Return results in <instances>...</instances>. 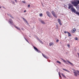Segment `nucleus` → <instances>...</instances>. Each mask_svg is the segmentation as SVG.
I'll list each match as a JSON object with an SVG mask.
<instances>
[{"label": "nucleus", "instance_id": "14", "mask_svg": "<svg viewBox=\"0 0 79 79\" xmlns=\"http://www.w3.org/2000/svg\"><path fill=\"white\" fill-rule=\"evenodd\" d=\"M38 40L39 41V42L41 43V44H43V43H42V41H41L40 39L38 38Z\"/></svg>", "mask_w": 79, "mask_h": 79}, {"label": "nucleus", "instance_id": "35", "mask_svg": "<svg viewBox=\"0 0 79 79\" xmlns=\"http://www.w3.org/2000/svg\"><path fill=\"white\" fill-rule=\"evenodd\" d=\"M56 27H57L56 29H58V27L57 26V25H56Z\"/></svg>", "mask_w": 79, "mask_h": 79}, {"label": "nucleus", "instance_id": "33", "mask_svg": "<svg viewBox=\"0 0 79 79\" xmlns=\"http://www.w3.org/2000/svg\"><path fill=\"white\" fill-rule=\"evenodd\" d=\"M59 41V40H56V42H58V41Z\"/></svg>", "mask_w": 79, "mask_h": 79}, {"label": "nucleus", "instance_id": "19", "mask_svg": "<svg viewBox=\"0 0 79 79\" xmlns=\"http://www.w3.org/2000/svg\"><path fill=\"white\" fill-rule=\"evenodd\" d=\"M59 77H60V78H62V77H61V76L60 75V72H59Z\"/></svg>", "mask_w": 79, "mask_h": 79}, {"label": "nucleus", "instance_id": "9", "mask_svg": "<svg viewBox=\"0 0 79 79\" xmlns=\"http://www.w3.org/2000/svg\"><path fill=\"white\" fill-rule=\"evenodd\" d=\"M67 62H68V63H69V64H71V65H72V66H74V64L70 62L69 61H67Z\"/></svg>", "mask_w": 79, "mask_h": 79}, {"label": "nucleus", "instance_id": "12", "mask_svg": "<svg viewBox=\"0 0 79 79\" xmlns=\"http://www.w3.org/2000/svg\"><path fill=\"white\" fill-rule=\"evenodd\" d=\"M8 15L9 16H10V18H12V19H14V17H13V16H12V15H11L10 14H8Z\"/></svg>", "mask_w": 79, "mask_h": 79}, {"label": "nucleus", "instance_id": "10", "mask_svg": "<svg viewBox=\"0 0 79 79\" xmlns=\"http://www.w3.org/2000/svg\"><path fill=\"white\" fill-rule=\"evenodd\" d=\"M14 27H15L16 28V29H18V30H19V31H20V30H21V29H20V28L16 27V25H14Z\"/></svg>", "mask_w": 79, "mask_h": 79}, {"label": "nucleus", "instance_id": "42", "mask_svg": "<svg viewBox=\"0 0 79 79\" xmlns=\"http://www.w3.org/2000/svg\"><path fill=\"white\" fill-rule=\"evenodd\" d=\"M52 15H55V13H53V14H52Z\"/></svg>", "mask_w": 79, "mask_h": 79}, {"label": "nucleus", "instance_id": "40", "mask_svg": "<svg viewBox=\"0 0 79 79\" xmlns=\"http://www.w3.org/2000/svg\"><path fill=\"white\" fill-rule=\"evenodd\" d=\"M27 42L29 44H30V43H29V41H28V40H27Z\"/></svg>", "mask_w": 79, "mask_h": 79}, {"label": "nucleus", "instance_id": "23", "mask_svg": "<svg viewBox=\"0 0 79 79\" xmlns=\"http://www.w3.org/2000/svg\"><path fill=\"white\" fill-rule=\"evenodd\" d=\"M69 32H68V31H65L64 32V33H65V34H66L67 33V34H68V33H69Z\"/></svg>", "mask_w": 79, "mask_h": 79}, {"label": "nucleus", "instance_id": "8", "mask_svg": "<svg viewBox=\"0 0 79 79\" xmlns=\"http://www.w3.org/2000/svg\"><path fill=\"white\" fill-rule=\"evenodd\" d=\"M40 22H41V23H42V24H45V23L42 20H40Z\"/></svg>", "mask_w": 79, "mask_h": 79}, {"label": "nucleus", "instance_id": "48", "mask_svg": "<svg viewBox=\"0 0 79 79\" xmlns=\"http://www.w3.org/2000/svg\"><path fill=\"white\" fill-rule=\"evenodd\" d=\"M25 40H26V41H27V39H25Z\"/></svg>", "mask_w": 79, "mask_h": 79}, {"label": "nucleus", "instance_id": "46", "mask_svg": "<svg viewBox=\"0 0 79 79\" xmlns=\"http://www.w3.org/2000/svg\"><path fill=\"white\" fill-rule=\"evenodd\" d=\"M24 39H25H25H26V38L25 37H24Z\"/></svg>", "mask_w": 79, "mask_h": 79}, {"label": "nucleus", "instance_id": "32", "mask_svg": "<svg viewBox=\"0 0 79 79\" xmlns=\"http://www.w3.org/2000/svg\"><path fill=\"white\" fill-rule=\"evenodd\" d=\"M52 43H50V44H49V46H52Z\"/></svg>", "mask_w": 79, "mask_h": 79}, {"label": "nucleus", "instance_id": "36", "mask_svg": "<svg viewBox=\"0 0 79 79\" xmlns=\"http://www.w3.org/2000/svg\"><path fill=\"white\" fill-rule=\"evenodd\" d=\"M22 3H26V2H25V1H23Z\"/></svg>", "mask_w": 79, "mask_h": 79}, {"label": "nucleus", "instance_id": "22", "mask_svg": "<svg viewBox=\"0 0 79 79\" xmlns=\"http://www.w3.org/2000/svg\"><path fill=\"white\" fill-rule=\"evenodd\" d=\"M76 31V29H75V28H74L73 29V32H75V31Z\"/></svg>", "mask_w": 79, "mask_h": 79}, {"label": "nucleus", "instance_id": "1", "mask_svg": "<svg viewBox=\"0 0 79 79\" xmlns=\"http://www.w3.org/2000/svg\"><path fill=\"white\" fill-rule=\"evenodd\" d=\"M32 47H33L34 50H36L37 52H38V53H41L40 50H39V49H37V48L35 47V46H32Z\"/></svg>", "mask_w": 79, "mask_h": 79}, {"label": "nucleus", "instance_id": "17", "mask_svg": "<svg viewBox=\"0 0 79 79\" xmlns=\"http://www.w3.org/2000/svg\"><path fill=\"white\" fill-rule=\"evenodd\" d=\"M61 74L62 76L64 77H65V78H66V76H64V74H63V73H61Z\"/></svg>", "mask_w": 79, "mask_h": 79}, {"label": "nucleus", "instance_id": "26", "mask_svg": "<svg viewBox=\"0 0 79 79\" xmlns=\"http://www.w3.org/2000/svg\"><path fill=\"white\" fill-rule=\"evenodd\" d=\"M51 13H52V14H53V13H55V12H54V11H52Z\"/></svg>", "mask_w": 79, "mask_h": 79}, {"label": "nucleus", "instance_id": "51", "mask_svg": "<svg viewBox=\"0 0 79 79\" xmlns=\"http://www.w3.org/2000/svg\"><path fill=\"white\" fill-rule=\"evenodd\" d=\"M66 39V37H65V39Z\"/></svg>", "mask_w": 79, "mask_h": 79}, {"label": "nucleus", "instance_id": "11", "mask_svg": "<svg viewBox=\"0 0 79 79\" xmlns=\"http://www.w3.org/2000/svg\"><path fill=\"white\" fill-rule=\"evenodd\" d=\"M73 73H74V76H77V74H78V73H77L76 72H73Z\"/></svg>", "mask_w": 79, "mask_h": 79}, {"label": "nucleus", "instance_id": "13", "mask_svg": "<svg viewBox=\"0 0 79 79\" xmlns=\"http://www.w3.org/2000/svg\"><path fill=\"white\" fill-rule=\"evenodd\" d=\"M68 37H71L72 36L71 34L69 32V33H68Z\"/></svg>", "mask_w": 79, "mask_h": 79}, {"label": "nucleus", "instance_id": "52", "mask_svg": "<svg viewBox=\"0 0 79 79\" xmlns=\"http://www.w3.org/2000/svg\"><path fill=\"white\" fill-rule=\"evenodd\" d=\"M29 37H31V36H29Z\"/></svg>", "mask_w": 79, "mask_h": 79}, {"label": "nucleus", "instance_id": "37", "mask_svg": "<svg viewBox=\"0 0 79 79\" xmlns=\"http://www.w3.org/2000/svg\"><path fill=\"white\" fill-rule=\"evenodd\" d=\"M35 37L37 39H39V38H38V37H37V36H35Z\"/></svg>", "mask_w": 79, "mask_h": 79}, {"label": "nucleus", "instance_id": "24", "mask_svg": "<svg viewBox=\"0 0 79 79\" xmlns=\"http://www.w3.org/2000/svg\"><path fill=\"white\" fill-rule=\"evenodd\" d=\"M74 39L75 40H78V39H77V37H75Z\"/></svg>", "mask_w": 79, "mask_h": 79}, {"label": "nucleus", "instance_id": "5", "mask_svg": "<svg viewBox=\"0 0 79 79\" xmlns=\"http://www.w3.org/2000/svg\"><path fill=\"white\" fill-rule=\"evenodd\" d=\"M71 10L73 11V12H74V13H76V10L74 9V7H71Z\"/></svg>", "mask_w": 79, "mask_h": 79}, {"label": "nucleus", "instance_id": "49", "mask_svg": "<svg viewBox=\"0 0 79 79\" xmlns=\"http://www.w3.org/2000/svg\"><path fill=\"white\" fill-rule=\"evenodd\" d=\"M25 40H26V41H27V39H25Z\"/></svg>", "mask_w": 79, "mask_h": 79}, {"label": "nucleus", "instance_id": "44", "mask_svg": "<svg viewBox=\"0 0 79 79\" xmlns=\"http://www.w3.org/2000/svg\"><path fill=\"white\" fill-rule=\"evenodd\" d=\"M77 55L78 56H79V53H77Z\"/></svg>", "mask_w": 79, "mask_h": 79}, {"label": "nucleus", "instance_id": "27", "mask_svg": "<svg viewBox=\"0 0 79 79\" xmlns=\"http://www.w3.org/2000/svg\"><path fill=\"white\" fill-rule=\"evenodd\" d=\"M62 60H63L64 63H66V61H65V60H64V59H62Z\"/></svg>", "mask_w": 79, "mask_h": 79}, {"label": "nucleus", "instance_id": "4", "mask_svg": "<svg viewBox=\"0 0 79 79\" xmlns=\"http://www.w3.org/2000/svg\"><path fill=\"white\" fill-rule=\"evenodd\" d=\"M69 5V7L68 9H70L71 8L73 7V5L71 4H68Z\"/></svg>", "mask_w": 79, "mask_h": 79}, {"label": "nucleus", "instance_id": "18", "mask_svg": "<svg viewBox=\"0 0 79 79\" xmlns=\"http://www.w3.org/2000/svg\"><path fill=\"white\" fill-rule=\"evenodd\" d=\"M56 63H59V64H61V62H60V61L57 60L56 61Z\"/></svg>", "mask_w": 79, "mask_h": 79}, {"label": "nucleus", "instance_id": "6", "mask_svg": "<svg viewBox=\"0 0 79 79\" xmlns=\"http://www.w3.org/2000/svg\"><path fill=\"white\" fill-rule=\"evenodd\" d=\"M57 21H58V22L59 23V24H60V26H61L62 24L61 23V20H60V19H58Z\"/></svg>", "mask_w": 79, "mask_h": 79}, {"label": "nucleus", "instance_id": "7", "mask_svg": "<svg viewBox=\"0 0 79 79\" xmlns=\"http://www.w3.org/2000/svg\"><path fill=\"white\" fill-rule=\"evenodd\" d=\"M22 19H23L24 20V21L26 22V23H27V24H28V22H27V20L26 19H24V18L23 17H22Z\"/></svg>", "mask_w": 79, "mask_h": 79}, {"label": "nucleus", "instance_id": "30", "mask_svg": "<svg viewBox=\"0 0 79 79\" xmlns=\"http://www.w3.org/2000/svg\"><path fill=\"white\" fill-rule=\"evenodd\" d=\"M44 58H46V59H48V58L46 56H45L44 57Z\"/></svg>", "mask_w": 79, "mask_h": 79}, {"label": "nucleus", "instance_id": "39", "mask_svg": "<svg viewBox=\"0 0 79 79\" xmlns=\"http://www.w3.org/2000/svg\"><path fill=\"white\" fill-rule=\"evenodd\" d=\"M30 4H29L28 5V7H30Z\"/></svg>", "mask_w": 79, "mask_h": 79}, {"label": "nucleus", "instance_id": "16", "mask_svg": "<svg viewBox=\"0 0 79 79\" xmlns=\"http://www.w3.org/2000/svg\"><path fill=\"white\" fill-rule=\"evenodd\" d=\"M11 2L12 4H13V5H15V2L13 1H11Z\"/></svg>", "mask_w": 79, "mask_h": 79}, {"label": "nucleus", "instance_id": "45", "mask_svg": "<svg viewBox=\"0 0 79 79\" xmlns=\"http://www.w3.org/2000/svg\"><path fill=\"white\" fill-rule=\"evenodd\" d=\"M24 12H26V10H25L24 11Z\"/></svg>", "mask_w": 79, "mask_h": 79}, {"label": "nucleus", "instance_id": "2", "mask_svg": "<svg viewBox=\"0 0 79 79\" xmlns=\"http://www.w3.org/2000/svg\"><path fill=\"white\" fill-rule=\"evenodd\" d=\"M9 23L10 25H13L14 23H13V20L11 19H9Z\"/></svg>", "mask_w": 79, "mask_h": 79}, {"label": "nucleus", "instance_id": "31", "mask_svg": "<svg viewBox=\"0 0 79 79\" xmlns=\"http://www.w3.org/2000/svg\"><path fill=\"white\" fill-rule=\"evenodd\" d=\"M67 46H68V47H69V48L70 47V45H69V44H68L67 45Z\"/></svg>", "mask_w": 79, "mask_h": 79}, {"label": "nucleus", "instance_id": "25", "mask_svg": "<svg viewBox=\"0 0 79 79\" xmlns=\"http://www.w3.org/2000/svg\"><path fill=\"white\" fill-rule=\"evenodd\" d=\"M40 16H43V15L42 14H40Z\"/></svg>", "mask_w": 79, "mask_h": 79}, {"label": "nucleus", "instance_id": "47", "mask_svg": "<svg viewBox=\"0 0 79 79\" xmlns=\"http://www.w3.org/2000/svg\"><path fill=\"white\" fill-rule=\"evenodd\" d=\"M2 7L3 8H4L5 9L6 8L5 7Z\"/></svg>", "mask_w": 79, "mask_h": 79}, {"label": "nucleus", "instance_id": "38", "mask_svg": "<svg viewBox=\"0 0 79 79\" xmlns=\"http://www.w3.org/2000/svg\"><path fill=\"white\" fill-rule=\"evenodd\" d=\"M14 0L16 3H17V2H18L17 1V0Z\"/></svg>", "mask_w": 79, "mask_h": 79}, {"label": "nucleus", "instance_id": "21", "mask_svg": "<svg viewBox=\"0 0 79 79\" xmlns=\"http://www.w3.org/2000/svg\"><path fill=\"white\" fill-rule=\"evenodd\" d=\"M76 14L77 15H79V12H76Z\"/></svg>", "mask_w": 79, "mask_h": 79}, {"label": "nucleus", "instance_id": "3", "mask_svg": "<svg viewBox=\"0 0 79 79\" xmlns=\"http://www.w3.org/2000/svg\"><path fill=\"white\" fill-rule=\"evenodd\" d=\"M46 14L48 16L49 18L51 17V14L48 11H47L46 12Z\"/></svg>", "mask_w": 79, "mask_h": 79}, {"label": "nucleus", "instance_id": "29", "mask_svg": "<svg viewBox=\"0 0 79 79\" xmlns=\"http://www.w3.org/2000/svg\"><path fill=\"white\" fill-rule=\"evenodd\" d=\"M44 58H46V59H48V58L46 56H45L44 57Z\"/></svg>", "mask_w": 79, "mask_h": 79}, {"label": "nucleus", "instance_id": "20", "mask_svg": "<svg viewBox=\"0 0 79 79\" xmlns=\"http://www.w3.org/2000/svg\"><path fill=\"white\" fill-rule=\"evenodd\" d=\"M53 16L56 18H57V16H56V15L54 14V15H53Z\"/></svg>", "mask_w": 79, "mask_h": 79}, {"label": "nucleus", "instance_id": "50", "mask_svg": "<svg viewBox=\"0 0 79 79\" xmlns=\"http://www.w3.org/2000/svg\"><path fill=\"white\" fill-rule=\"evenodd\" d=\"M25 40H26V41H27V39H25Z\"/></svg>", "mask_w": 79, "mask_h": 79}, {"label": "nucleus", "instance_id": "28", "mask_svg": "<svg viewBox=\"0 0 79 79\" xmlns=\"http://www.w3.org/2000/svg\"><path fill=\"white\" fill-rule=\"evenodd\" d=\"M42 55L43 56H44H44H45V54H43V53H42Z\"/></svg>", "mask_w": 79, "mask_h": 79}, {"label": "nucleus", "instance_id": "43", "mask_svg": "<svg viewBox=\"0 0 79 79\" xmlns=\"http://www.w3.org/2000/svg\"><path fill=\"white\" fill-rule=\"evenodd\" d=\"M51 43L52 45H53L54 44L53 43Z\"/></svg>", "mask_w": 79, "mask_h": 79}, {"label": "nucleus", "instance_id": "41", "mask_svg": "<svg viewBox=\"0 0 79 79\" xmlns=\"http://www.w3.org/2000/svg\"><path fill=\"white\" fill-rule=\"evenodd\" d=\"M22 30H23V31H24V29H23V28H22Z\"/></svg>", "mask_w": 79, "mask_h": 79}, {"label": "nucleus", "instance_id": "15", "mask_svg": "<svg viewBox=\"0 0 79 79\" xmlns=\"http://www.w3.org/2000/svg\"><path fill=\"white\" fill-rule=\"evenodd\" d=\"M62 69L63 70H64V71H67V72H68V73H69V71L68 70L66 69Z\"/></svg>", "mask_w": 79, "mask_h": 79}, {"label": "nucleus", "instance_id": "34", "mask_svg": "<svg viewBox=\"0 0 79 79\" xmlns=\"http://www.w3.org/2000/svg\"><path fill=\"white\" fill-rule=\"evenodd\" d=\"M76 8H77V10H79V7H76Z\"/></svg>", "mask_w": 79, "mask_h": 79}, {"label": "nucleus", "instance_id": "53", "mask_svg": "<svg viewBox=\"0 0 79 79\" xmlns=\"http://www.w3.org/2000/svg\"><path fill=\"white\" fill-rule=\"evenodd\" d=\"M0 8H2V7H0Z\"/></svg>", "mask_w": 79, "mask_h": 79}]
</instances>
